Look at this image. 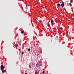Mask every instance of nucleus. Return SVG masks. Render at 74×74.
Masks as SVG:
<instances>
[{"instance_id": "1", "label": "nucleus", "mask_w": 74, "mask_h": 74, "mask_svg": "<svg viewBox=\"0 0 74 74\" xmlns=\"http://www.w3.org/2000/svg\"><path fill=\"white\" fill-rule=\"evenodd\" d=\"M5 68V67H4V65H2L1 66V70H4V69Z\"/></svg>"}, {"instance_id": "2", "label": "nucleus", "mask_w": 74, "mask_h": 74, "mask_svg": "<svg viewBox=\"0 0 74 74\" xmlns=\"http://www.w3.org/2000/svg\"><path fill=\"white\" fill-rule=\"evenodd\" d=\"M61 3H62V4H61V6L62 8H63V7L64 6V2H62Z\"/></svg>"}, {"instance_id": "3", "label": "nucleus", "mask_w": 74, "mask_h": 74, "mask_svg": "<svg viewBox=\"0 0 74 74\" xmlns=\"http://www.w3.org/2000/svg\"><path fill=\"white\" fill-rule=\"evenodd\" d=\"M5 70H4L3 69L2 70V73H4L5 71Z\"/></svg>"}, {"instance_id": "4", "label": "nucleus", "mask_w": 74, "mask_h": 74, "mask_svg": "<svg viewBox=\"0 0 74 74\" xmlns=\"http://www.w3.org/2000/svg\"><path fill=\"white\" fill-rule=\"evenodd\" d=\"M38 73V72L37 71H36L35 73V74H37Z\"/></svg>"}, {"instance_id": "5", "label": "nucleus", "mask_w": 74, "mask_h": 74, "mask_svg": "<svg viewBox=\"0 0 74 74\" xmlns=\"http://www.w3.org/2000/svg\"><path fill=\"white\" fill-rule=\"evenodd\" d=\"M40 66V65H39V64H36L37 67H38V66Z\"/></svg>"}, {"instance_id": "6", "label": "nucleus", "mask_w": 74, "mask_h": 74, "mask_svg": "<svg viewBox=\"0 0 74 74\" xmlns=\"http://www.w3.org/2000/svg\"><path fill=\"white\" fill-rule=\"evenodd\" d=\"M21 33L23 34L24 33V31H21Z\"/></svg>"}, {"instance_id": "7", "label": "nucleus", "mask_w": 74, "mask_h": 74, "mask_svg": "<svg viewBox=\"0 0 74 74\" xmlns=\"http://www.w3.org/2000/svg\"><path fill=\"white\" fill-rule=\"evenodd\" d=\"M15 47H18V44H16L15 45Z\"/></svg>"}, {"instance_id": "8", "label": "nucleus", "mask_w": 74, "mask_h": 74, "mask_svg": "<svg viewBox=\"0 0 74 74\" xmlns=\"http://www.w3.org/2000/svg\"><path fill=\"white\" fill-rule=\"evenodd\" d=\"M51 23H53V20H51Z\"/></svg>"}, {"instance_id": "9", "label": "nucleus", "mask_w": 74, "mask_h": 74, "mask_svg": "<svg viewBox=\"0 0 74 74\" xmlns=\"http://www.w3.org/2000/svg\"><path fill=\"white\" fill-rule=\"evenodd\" d=\"M28 51H30V48L28 49Z\"/></svg>"}, {"instance_id": "10", "label": "nucleus", "mask_w": 74, "mask_h": 74, "mask_svg": "<svg viewBox=\"0 0 74 74\" xmlns=\"http://www.w3.org/2000/svg\"><path fill=\"white\" fill-rule=\"evenodd\" d=\"M45 73V71H43V72H42V74H44V73Z\"/></svg>"}, {"instance_id": "11", "label": "nucleus", "mask_w": 74, "mask_h": 74, "mask_svg": "<svg viewBox=\"0 0 74 74\" xmlns=\"http://www.w3.org/2000/svg\"><path fill=\"white\" fill-rule=\"evenodd\" d=\"M69 5L70 7H71V5H71V3H69Z\"/></svg>"}, {"instance_id": "12", "label": "nucleus", "mask_w": 74, "mask_h": 74, "mask_svg": "<svg viewBox=\"0 0 74 74\" xmlns=\"http://www.w3.org/2000/svg\"><path fill=\"white\" fill-rule=\"evenodd\" d=\"M60 5V3L57 4V5H58L59 6V5Z\"/></svg>"}, {"instance_id": "13", "label": "nucleus", "mask_w": 74, "mask_h": 74, "mask_svg": "<svg viewBox=\"0 0 74 74\" xmlns=\"http://www.w3.org/2000/svg\"><path fill=\"white\" fill-rule=\"evenodd\" d=\"M71 3H73V1L71 0Z\"/></svg>"}, {"instance_id": "14", "label": "nucleus", "mask_w": 74, "mask_h": 74, "mask_svg": "<svg viewBox=\"0 0 74 74\" xmlns=\"http://www.w3.org/2000/svg\"><path fill=\"white\" fill-rule=\"evenodd\" d=\"M29 68H31V66L30 65H29Z\"/></svg>"}, {"instance_id": "15", "label": "nucleus", "mask_w": 74, "mask_h": 74, "mask_svg": "<svg viewBox=\"0 0 74 74\" xmlns=\"http://www.w3.org/2000/svg\"><path fill=\"white\" fill-rule=\"evenodd\" d=\"M60 29H61V30H63L62 28H60Z\"/></svg>"}, {"instance_id": "16", "label": "nucleus", "mask_w": 74, "mask_h": 74, "mask_svg": "<svg viewBox=\"0 0 74 74\" xmlns=\"http://www.w3.org/2000/svg\"><path fill=\"white\" fill-rule=\"evenodd\" d=\"M23 53H24L23 52H22V54H23Z\"/></svg>"}, {"instance_id": "17", "label": "nucleus", "mask_w": 74, "mask_h": 74, "mask_svg": "<svg viewBox=\"0 0 74 74\" xmlns=\"http://www.w3.org/2000/svg\"><path fill=\"white\" fill-rule=\"evenodd\" d=\"M53 23H52V26H53Z\"/></svg>"}, {"instance_id": "18", "label": "nucleus", "mask_w": 74, "mask_h": 74, "mask_svg": "<svg viewBox=\"0 0 74 74\" xmlns=\"http://www.w3.org/2000/svg\"><path fill=\"white\" fill-rule=\"evenodd\" d=\"M42 70H45V69H43Z\"/></svg>"}, {"instance_id": "19", "label": "nucleus", "mask_w": 74, "mask_h": 74, "mask_svg": "<svg viewBox=\"0 0 74 74\" xmlns=\"http://www.w3.org/2000/svg\"><path fill=\"white\" fill-rule=\"evenodd\" d=\"M25 74H27V73H25Z\"/></svg>"}, {"instance_id": "20", "label": "nucleus", "mask_w": 74, "mask_h": 74, "mask_svg": "<svg viewBox=\"0 0 74 74\" xmlns=\"http://www.w3.org/2000/svg\"><path fill=\"white\" fill-rule=\"evenodd\" d=\"M71 1H73V0H71Z\"/></svg>"}]
</instances>
